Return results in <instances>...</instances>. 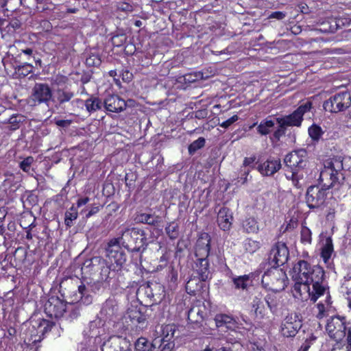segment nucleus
I'll return each mask as SVG.
<instances>
[{
  "mask_svg": "<svg viewBox=\"0 0 351 351\" xmlns=\"http://www.w3.org/2000/svg\"><path fill=\"white\" fill-rule=\"evenodd\" d=\"M341 156L333 157L325 162L324 169L321 171L319 186H311L306 193V202L311 209L319 208L326 199V190L332 188L339 189L345 179Z\"/></svg>",
  "mask_w": 351,
  "mask_h": 351,
  "instance_id": "obj_1",
  "label": "nucleus"
},
{
  "mask_svg": "<svg viewBox=\"0 0 351 351\" xmlns=\"http://www.w3.org/2000/svg\"><path fill=\"white\" fill-rule=\"evenodd\" d=\"M122 247L132 253H143L149 244L147 233L136 227H127L121 230V236L115 238Z\"/></svg>",
  "mask_w": 351,
  "mask_h": 351,
  "instance_id": "obj_2",
  "label": "nucleus"
},
{
  "mask_svg": "<svg viewBox=\"0 0 351 351\" xmlns=\"http://www.w3.org/2000/svg\"><path fill=\"white\" fill-rule=\"evenodd\" d=\"M322 268L318 265L311 266L310 263L304 260L296 263L291 272V278L295 282L293 289L300 295L302 292L309 291L311 282L314 280L315 269Z\"/></svg>",
  "mask_w": 351,
  "mask_h": 351,
  "instance_id": "obj_3",
  "label": "nucleus"
},
{
  "mask_svg": "<svg viewBox=\"0 0 351 351\" xmlns=\"http://www.w3.org/2000/svg\"><path fill=\"white\" fill-rule=\"evenodd\" d=\"M287 284V276L285 271L276 266H271L262 276L263 287L273 292H279L284 290Z\"/></svg>",
  "mask_w": 351,
  "mask_h": 351,
  "instance_id": "obj_4",
  "label": "nucleus"
},
{
  "mask_svg": "<svg viewBox=\"0 0 351 351\" xmlns=\"http://www.w3.org/2000/svg\"><path fill=\"white\" fill-rule=\"evenodd\" d=\"M350 106L351 95L347 90L337 93L323 104L324 110L331 113L343 112Z\"/></svg>",
  "mask_w": 351,
  "mask_h": 351,
  "instance_id": "obj_5",
  "label": "nucleus"
},
{
  "mask_svg": "<svg viewBox=\"0 0 351 351\" xmlns=\"http://www.w3.org/2000/svg\"><path fill=\"white\" fill-rule=\"evenodd\" d=\"M324 271L323 268H317L314 272V280L311 282L312 284V291L309 289V291L307 292L309 295L310 299L313 302H315L317 299L323 295L326 292L327 293V297L326 302L328 305L331 304L330 296L329 292L327 291L328 287L324 283Z\"/></svg>",
  "mask_w": 351,
  "mask_h": 351,
  "instance_id": "obj_6",
  "label": "nucleus"
},
{
  "mask_svg": "<svg viewBox=\"0 0 351 351\" xmlns=\"http://www.w3.org/2000/svg\"><path fill=\"white\" fill-rule=\"evenodd\" d=\"M307 159L306 151L301 149L288 154L285 156L284 162L286 167L291 170L292 176H295L300 170L306 167L308 163Z\"/></svg>",
  "mask_w": 351,
  "mask_h": 351,
  "instance_id": "obj_7",
  "label": "nucleus"
},
{
  "mask_svg": "<svg viewBox=\"0 0 351 351\" xmlns=\"http://www.w3.org/2000/svg\"><path fill=\"white\" fill-rule=\"evenodd\" d=\"M121 243L113 238L110 239L105 247L106 256L116 264L115 267H119L117 271L120 269L126 263L127 256L124 250L121 247Z\"/></svg>",
  "mask_w": 351,
  "mask_h": 351,
  "instance_id": "obj_8",
  "label": "nucleus"
},
{
  "mask_svg": "<svg viewBox=\"0 0 351 351\" xmlns=\"http://www.w3.org/2000/svg\"><path fill=\"white\" fill-rule=\"evenodd\" d=\"M67 303L57 296L50 297L44 305V311L49 317L60 318L66 312Z\"/></svg>",
  "mask_w": 351,
  "mask_h": 351,
  "instance_id": "obj_9",
  "label": "nucleus"
},
{
  "mask_svg": "<svg viewBox=\"0 0 351 351\" xmlns=\"http://www.w3.org/2000/svg\"><path fill=\"white\" fill-rule=\"evenodd\" d=\"M289 254V250L285 243L278 242L270 251L268 263L271 266L279 267L287 262Z\"/></svg>",
  "mask_w": 351,
  "mask_h": 351,
  "instance_id": "obj_10",
  "label": "nucleus"
},
{
  "mask_svg": "<svg viewBox=\"0 0 351 351\" xmlns=\"http://www.w3.org/2000/svg\"><path fill=\"white\" fill-rule=\"evenodd\" d=\"M124 318L130 319L132 325L138 330H143L147 328L148 324L147 315L143 312L141 308L137 307L129 308L124 315Z\"/></svg>",
  "mask_w": 351,
  "mask_h": 351,
  "instance_id": "obj_11",
  "label": "nucleus"
},
{
  "mask_svg": "<svg viewBox=\"0 0 351 351\" xmlns=\"http://www.w3.org/2000/svg\"><path fill=\"white\" fill-rule=\"evenodd\" d=\"M302 327L301 321L296 314L287 315L282 322L280 326L281 334L286 337L295 336Z\"/></svg>",
  "mask_w": 351,
  "mask_h": 351,
  "instance_id": "obj_12",
  "label": "nucleus"
},
{
  "mask_svg": "<svg viewBox=\"0 0 351 351\" xmlns=\"http://www.w3.org/2000/svg\"><path fill=\"white\" fill-rule=\"evenodd\" d=\"M156 291H162V287L157 283L146 282L138 289L137 295L142 297L145 295L150 302H152V304L160 302L163 298L164 295H161L160 293H154Z\"/></svg>",
  "mask_w": 351,
  "mask_h": 351,
  "instance_id": "obj_13",
  "label": "nucleus"
},
{
  "mask_svg": "<svg viewBox=\"0 0 351 351\" xmlns=\"http://www.w3.org/2000/svg\"><path fill=\"white\" fill-rule=\"evenodd\" d=\"M30 98L35 104H47L52 98V90L47 84L36 83Z\"/></svg>",
  "mask_w": 351,
  "mask_h": 351,
  "instance_id": "obj_14",
  "label": "nucleus"
},
{
  "mask_svg": "<svg viewBox=\"0 0 351 351\" xmlns=\"http://www.w3.org/2000/svg\"><path fill=\"white\" fill-rule=\"evenodd\" d=\"M343 328H345L344 318L337 316L327 320L326 330L328 335L335 341H341L343 338Z\"/></svg>",
  "mask_w": 351,
  "mask_h": 351,
  "instance_id": "obj_15",
  "label": "nucleus"
},
{
  "mask_svg": "<svg viewBox=\"0 0 351 351\" xmlns=\"http://www.w3.org/2000/svg\"><path fill=\"white\" fill-rule=\"evenodd\" d=\"M130 341L121 336L110 337L102 345L101 351H130Z\"/></svg>",
  "mask_w": 351,
  "mask_h": 351,
  "instance_id": "obj_16",
  "label": "nucleus"
},
{
  "mask_svg": "<svg viewBox=\"0 0 351 351\" xmlns=\"http://www.w3.org/2000/svg\"><path fill=\"white\" fill-rule=\"evenodd\" d=\"M100 315L105 322H115L120 317L117 302L114 298L107 299L103 304Z\"/></svg>",
  "mask_w": 351,
  "mask_h": 351,
  "instance_id": "obj_17",
  "label": "nucleus"
},
{
  "mask_svg": "<svg viewBox=\"0 0 351 351\" xmlns=\"http://www.w3.org/2000/svg\"><path fill=\"white\" fill-rule=\"evenodd\" d=\"M106 110L111 112H120L124 110L128 106V102L118 95H109L104 102Z\"/></svg>",
  "mask_w": 351,
  "mask_h": 351,
  "instance_id": "obj_18",
  "label": "nucleus"
},
{
  "mask_svg": "<svg viewBox=\"0 0 351 351\" xmlns=\"http://www.w3.org/2000/svg\"><path fill=\"white\" fill-rule=\"evenodd\" d=\"M281 168L280 160L267 159L256 167L263 176H271Z\"/></svg>",
  "mask_w": 351,
  "mask_h": 351,
  "instance_id": "obj_19",
  "label": "nucleus"
},
{
  "mask_svg": "<svg viewBox=\"0 0 351 351\" xmlns=\"http://www.w3.org/2000/svg\"><path fill=\"white\" fill-rule=\"evenodd\" d=\"M232 213L228 208L222 207L218 212L217 222L220 228L229 230L232 226Z\"/></svg>",
  "mask_w": 351,
  "mask_h": 351,
  "instance_id": "obj_20",
  "label": "nucleus"
},
{
  "mask_svg": "<svg viewBox=\"0 0 351 351\" xmlns=\"http://www.w3.org/2000/svg\"><path fill=\"white\" fill-rule=\"evenodd\" d=\"M277 123L281 124L282 126H300L303 118H300L298 114L294 111L289 115L283 117H278L276 119Z\"/></svg>",
  "mask_w": 351,
  "mask_h": 351,
  "instance_id": "obj_21",
  "label": "nucleus"
},
{
  "mask_svg": "<svg viewBox=\"0 0 351 351\" xmlns=\"http://www.w3.org/2000/svg\"><path fill=\"white\" fill-rule=\"evenodd\" d=\"M195 271L202 280L210 277L209 262L208 259L199 258L195 263Z\"/></svg>",
  "mask_w": 351,
  "mask_h": 351,
  "instance_id": "obj_22",
  "label": "nucleus"
},
{
  "mask_svg": "<svg viewBox=\"0 0 351 351\" xmlns=\"http://www.w3.org/2000/svg\"><path fill=\"white\" fill-rule=\"evenodd\" d=\"M158 343L157 339L150 342L145 337H140L135 343V349L136 351H155Z\"/></svg>",
  "mask_w": 351,
  "mask_h": 351,
  "instance_id": "obj_23",
  "label": "nucleus"
},
{
  "mask_svg": "<svg viewBox=\"0 0 351 351\" xmlns=\"http://www.w3.org/2000/svg\"><path fill=\"white\" fill-rule=\"evenodd\" d=\"M198 276L191 278L186 284V291L188 293L195 295L197 292L200 291L203 288V282Z\"/></svg>",
  "mask_w": 351,
  "mask_h": 351,
  "instance_id": "obj_24",
  "label": "nucleus"
},
{
  "mask_svg": "<svg viewBox=\"0 0 351 351\" xmlns=\"http://www.w3.org/2000/svg\"><path fill=\"white\" fill-rule=\"evenodd\" d=\"M98 269H100V278L101 281H107L114 277L116 267L112 264L108 266L104 260V263H101Z\"/></svg>",
  "mask_w": 351,
  "mask_h": 351,
  "instance_id": "obj_25",
  "label": "nucleus"
},
{
  "mask_svg": "<svg viewBox=\"0 0 351 351\" xmlns=\"http://www.w3.org/2000/svg\"><path fill=\"white\" fill-rule=\"evenodd\" d=\"M187 318L191 324H201L204 320V312L199 306H194L188 311Z\"/></svg>",
  "mask_w": 351,
  "mask_h": 351,
  "instance_id": "obj_26",
  "label": "nucleus"
},
{
  "mask_svg": "<svg viewBox=\"0 0 351 351\" xmlns=\"http://www.w3.org/2000/svg\"><path fill=\"white\" fill-rule=\"evenodd\" d=\"M136 220L138 223L156 226L160 223V217L158 215H154L152 214L141 213L136 216Z\"/></svg>",
  "mask_w": 351,
  "mask_h": 351,
  "instance_id": "obj_27",
  "label": "nucleus"
},
{
  "mask_svg": "<svg viewBox=\"0 0 351 351\" xmlns=\"http://www.w3.org/2000/svg\"><path fill=\"white\" fill-rule=\"evenodd\" d=\"M78 293L80 294V298L82 303L85 305H89L93 302V296L90 293V290L89 287L82 284L78 286Z\"/></svg>",
  "mask_w": 351,
  "mask_h": 351,
  "instance_id": "obj_28",
  "label": "nucleus"
},
{
  "mask_svg": "<svg viewBox=\"0 0 351 351\" xmlns=\"http://www.w3.org/2000/svg\"><path fill=\"white\" fill-rule=\"evenodd\" d=\"M101 263H104V259L99 256H94L90 259L85 261L82 269L86 272L96 271Z\"/></svg>",
  "mask_w": 351,
  "mask_h": 351,
  "instance_id": "obj_29",
  "label": "nucleus"
},
{
  "mask_svg": "<svg viewBox=\"0 0 351 351\" xmlns=\"http://www.w3.org/2000/svg\"><path fill=\"white\" fill-rule=\"evenodd\" d=\"M84 105L86 110L89 113H93L101 110L104 106V102L98 97H90L85 101Z\"/></svg>",
  "mask_w": 351,
  "mask_h": 351,
  "instance_id": "obj_30",
  "label": "nucleus"
},
{
  "mask_svg": "<svg viewBox=\"0 0 351 351\" xmlns=\"http://www.w3.org/2000/svg\"><path fill=\"white\" fill-rule=\"evenodd\" d=\"M244 231L247 233H257L259 230L258 223L254 217L245 218L242 223Z\"/></svg>",
  "mask_w": 351,
  "mask_h": 351,
  "instance_id": "obj_31",
  "label": "nucleus"
},
{
  "mask_svg": "<svg viewBox=\"0 0 351 351\" xmlns=\"http://www.w3.org/2000/svg\"><path fill=\"white\" fill-rule=\"evenodd\" d=\"M85 64L88 67H98L101 64L99 53L97 51H90L86 53Z\"/></svg>",
  "mask_w": 351,
  "mask_h": 351,
  "instance_id": "obj_32",
  "label": "nucleus"
},
{
  "mask_svg": "<svg viewBox=\"0 0 351 351\" xmlns=\"http://www.w3.org/2000/svg\"><path fill=\"white\" fill-rule=\"evenodd\" d=\"M32 69L33 66L29 63L16 65L14 66V73L13 75L15 78L25 77L32 72Z\"/></svg>",
  "mask_w": 351,
  "mask_h": 351,
  "instance_id": "obj_33",
  "label": "nucleus"
},
{
  "mask_svg": "<svg viewBox=\"0 0 351 351\" xmlns=\"http://www.w3.org/2000/svg\"><path fill=\"white\" fill-rule=\"evenodd\" d=\"M74 96V93L66 88H58L56 99L60 106L69 101Z\"/></svg>",
  "mask_w": 351,
  "mask_h": 351,
  "instance_id": "obj_34",
  "label": "nucleus"
},
{
  "mask_svg": "<svg viewBox=\"0 0 351 351\" xmlns=\"http://www.w3.org/2000/svg\"><path fill=\"white\" fill-rule=\"evenodd\" d=\"M232 280L235 289H246L251 282L250 275L232 277Z\"/></svg>",
  "mask_w": 351,
  "mask_h": 351,
  "instance_id": "obj_35",
  "label": "nucleus"
},
{
  "mask_svg": "<svg viewBox=\"0 0 351 351\" xmlns=\"http://www.w3.org/2000/svg\"><path fill=\"white\" fill-rule=\"evenodd\" d=\"M215 321L218 328L226 326L227 328H229L234 324L233 318L226 314L217 315L215 317Z\"/></svg>",
  "mask_w": 351,
  "mask_h": 351,
  "instance_id": "obj_36",
  "label": "nucleus"
},
{
  "mask_svg": "<svg viewBox=\"0 0 351 351\" xmlns=\"http://www.w3.org/2000/svg\"><path fill=\"white\" fill-rule=\"evenodd\" d=\"M333 252V245L330 237H328L326 239L325 244L322 247V257L323 258L325 263H326L331 257Z\"/></svg>",
  "mask_w": 351,
  "mask_h": 351,
  "instance_id": "obj_37",
  "label": "nucleus"
},
{
  "mask_svg": "<svg viewBox=\"0 0 351 351\" xmlns=\"http://www.w3.org/2000/svg\"><path fill=\"white\" fill-rule=\"evenodd\" d=\"M177 330V327L174 324H167L163 326L162 330V340L174 341L175 333Z\"/></svg>",
  "mask_w": 351,
  "mask_h": 351,
  "instance_id": "obj_38",
  "label": "nucleus"
},
{
  "mask_svg": "<svg viewBox=\"0 0 351 351\" xmlns=\"http://www.w3.org/2000/svg\"><path fill=\"white\" fill-rule=\"evenodd\" d=\"M275 125V123L272 120H263L257 127V131L261 135H267Z\"/></svg>",
  "mask_w": 351,
  "mask_h": 351,
  "instance_id": "obj_39",
  "label": "nucleus"
},
{
  "mask_svg": "<svg viewBox=\"0 0 351 351\" xmlns=\"http://www.w3.org/2000/svg\"><path fill=\"white\" fill-rule=\"evenodd\" d=\"M77 208L73 206L70 209L66 211L64 214V223L67 227H71L73 226V221L77 218Z\"/></svg>",
  "mask_w": 351,
  "mask_h": 351,
  "instance_id": "obj_40",
  "label": "nucleus"
},
{
  "mask_svg": "<svg viewBox=\"0 0 351 351\" xmlns=\"http://www.w3.org/2000/svg\"><path fill=\"white\" fill-rule=\"evenodd\" d=\"M308 134L313 141L318 142L324 134V131L322 128L316 124L312 125L308 130Z\"/></svg>",
  "mask_w": 351,
  "mask_h": 351,
  "instance_id": "obj_41",
  "label": "nucleus"
},
{
  "mask_svg": "<svg viewBox=\"0 0 351 351\" xmlns=\"http://www.w3.org/2000/svg\"><path fill=\"white\" fill-rule=\"evenodd\" d=\"M265 301L270 309V311L274 313L277 311V307L278 306L279 300L277 296L274 293H269L265 297Z\"/></svg>",
  "mask_w": 351,
  "mask_h": 351,
  "instance_id": "obj_42",
  "label": "nucleus"
},
{
  "mask_svg": "<svg viewBox=\"0 0 351 351\" xmlns=\"http://www.w3.org/2000/svg\"><path fill=\"white\" fill-rule=\"evenodd\" d=\"M158 343L155 351H172L175 348L174 341L157 339Z\"/></svg>",
  "mask_w": 351,
  "mask_h": 351,
  "instance_id": "obj_43",
  "label": "nucleus"
},
{
  "mask_svg": "<svg viewBox=\"0 0 351 351\" xmlns=\"http://www.w3.org/2000/svg\"><path fill=\"white\" fill-rule=\"evenodd\" d=\"M206 140L204 137H199L196 141H194L189 146V153L190 155H193L197 150L204 147L205 145Z\"/></svg>",
  "mask_w": 351,
  "mask_h": 351,
  "instance_id": "obj_44",
  "label": "nucleus"
},
{
  "mask_svg": "<svg viewBox=\"0 0 351 351\" xmlns=\"http://www.w3.org/2000/svg\"><path fill=\"white\" fill-rule=\"evenodd\" d=\"M210 238L207 233H203L197 239L195 248H210Z\"/></svg>",
  "mask_w": 351,
  "mask_h": 351,
  "instance_id": "obj_45",
  "label": "nucleus"
},
{
  "mask_svg": "<svg viewBox=\"0 0 351 351\" xmlns=\"http://www.w3.org/2000/svg\"><path fill=\"white\" fill-rule=\"evenodd\" d=\"M311 230L305 226H302L300 231V241L302 243H311L312 241Z\"/></svg>",
  "mask_w": 351,
  "mask_h": 351,
  "instance_id": "obj_46",
  "label": "nucleus"
},
{
  "mask_svg": "<svg viewBox=\"0 0 351 351\" xmlns=\"http://www.w3.org/2000/svg\"><path fill=\"white\" fill-rule=\"evenodd\" d=\"M244 247L249 253H254L260 248V243L251 239H246Z\"/></svg>",
  "mask_w": 351,
  "mask_h": 351,
  "instance_id": "obj_47",
  "label": "nucleus"
},
{
  "mask_svg": "<svg viewBox=\"0 0 351 351\" xmlns=\"http://www.w3.org/2000/svg\"><path fill=\"white\" fill-rule=\"evenodd\" d=\"M23 121V117L21 115H12L8 119V124L10 125L9 129L10 130H16L19 128L20 123Z\"/></svg>",
  "mask_w": 351,
  "mask_h": 351,
  "instance_id": "obj_48",
  "label": "nucleus"
},
{
  "mask_svg": "<svg viewBox=\"0 0 351 351\" xmlns=\"http://www.w3.org/2000/svg\"><path fill=\"white\" fill-rule=\"evenodd\" d=\"M165 231L170 239L173 240L178 237V226L173 223H170L165 228Z\"/></svg>",
  "mask_w": 351,
  "mask_h": 351,
  "instance_id": "obj_49",
  "label": "nucleus"
},
{
  "mask_svg": "<svg viewBox=\"0 0 351 351\" xmlns=\"http://www.w3.org/2000/svg\"><path fill=\"white\" fill-rule=\"evenodd\" d=\"M34 161V160L32 156H28L20 162L19 167L23 171L29 172Z\"/></svg>",
  "mask_w": 351,
  "mask_h": 351,
  "instance_id": "obj_50",
  "label": "nucleus"
},
{
  "mask_svg": "<svg viewBox=\"0 0 351 351\" xmlns=\"http://www.w3.org/2000/svg\"><path fill=\"white\" fill-rule=\"evenodd\" d=\"M312 106V104L310 101L306 102L305 104L300 105L295 110V112L298 114V115L300 118H303V115L308 112Z\"/></svg>",
  "mask_w": 351,
  "mask_h": 351,
  "instance_id": "obj_51",
  "label": "nucleus"
},
{
  "mask_svg": "<svg viewBox=\"0 0 351 351\" xmlns=\"http://www.w3.org/2000/svg\"><path fill=\"white\" fill-rule=\"evenodd\" d=\"M127 37L124 34H117L112 37V43L113 45L116 47L122 46L125 43Z\"/></svg>",
  "mask_w": 351,
  "mask_h": 351,
  "instance_id": "obj_52",
  "label": "nucleus"
},
{
  "mask_svg": "<svg viewBox=\"0 0 351 351\" xmlns=\"http://www.w3.org/2000/svg\"><path fill=\"white\" fill-rule=\"evenodd\" d=\"M51 327L52 323L46 319H42L38 326L39 332H42V334H44L45 332H47V331L50 330Z\"/></svg>",
  "mask_w": 351,
  "mask_h": 351,
  "instance_id": "obj_53",
  "label": "nucleus"
},
{
  "mask_svg": "<svg viewBox=\"0 0 351 351\" xmlns=\"http://www.w3.org/2000/svg\"><path fill=\"white\" fill-rule=\"evenodd\" d=\"M168 281L169 287H174L177 285L178 282V272L173 268H172L168 274Z\"/></svg>",
  "mask_w": 351,
  "mask_h": 351,
  "instance_id": "obj_54",
  "label": "nucleus"
},
{
  "mask_svg": "<svg viewBox=\"0 0 351 351\" xmlns=\"http://www.w3.org/2000/svg\"><path fill=\"white\" fill-rule=\"evenodd\" d=\"M343 337H346L347 346H351V323L345 322V328H343Z\"/></svg>",
  "mask_w": 351,
  "mask_h": 351,
  "instance_id": "obj_55",
  "label": "nucleus"
},
{
  "mask_svg": "<svg viewBox=\"0 0 351 351\" xmlns=\"http://www.w3.org/2000/svg\"><path fill=\"white\" fill-rule=\"evenodd\" d=\"M210 248H195V254L197 259H208Z\"/></svg>",
  "mask_w": 351,
  "mask_h": 351,
  "instance_id": "obj_56",
  "label": "nucleus"
},
{
  "mask_svg": "<svg viewBox=\"0 0 351 351\" xmlns=\"http://www.w3.org/2000/svg\"><path fill=\"white\" fill-rule=\"evenodd\" d=\"M88 286L92 293H96L103 288V282L101 280H97L93 283L88 284Z\"/></svg>",
  "mask_w": 351,
  "mask_h": 351,
  "instance_id": "obj_57",
  "label": "nucleus"
},
{
  "mask_svg": "<svg viewBox=\"0 0 351 351\" xmlns=\"http://www.w3.org/2000/svg\"><path fill=\"white\" fill-rule=\"evenodd\" d=\"M250 171H251V170L250 168L244 169V168L241 167V171H240V176L238 178V179H239L238 182H241V184L246 183V182L247 180V176Z\"/></svg>",
  "mask_w": 351,
  "mask_h": 351,
  "instance_id": "obj_58",
  "label": "nucleus"
},
{
  "mask_svg": "<svg viewBox=\"0 0 351 351\" xmlns=\"http://www.w3.org/2000/svg\"><path fill=\"white\" fill-rule=\"evenodd\" d=\"M256 158L255 156L251 157H246L243 160L242 168H250V170L254 169V162H255Z\"/></svg>",
  "mask_w": 351,
  "mask_h": 351,
  "instance_id": "obj_59",
  "label": "nucleus"
},
{
  "mask_svg": "<svg viewBox=\"0 0 351 351\" xmlns=\"http://www.w3.org/2000/svg\"><path fill=\"white\" fill-rule=\"evenodd\" d=\"M239 119V117L237 115H233L228 119H227L225 121H223L221 123H219V125L225 128H228L231 125H232L234 122H236Z\"/></svg>",
  "mask_w": 351,
  "mask_h": 351,
  "instance_id": "obj_60",
  "label": "nucleus"
},
{
  "mask_svg": "<svg viewBox=\"0 0 351 351\" xmlns=\"http://www.w3.org/2000/svg\"><path fill=\"white\" fill-rule=\"evenodd\" d=\"M117 9L119 10L126 12H132L133 11L132 5L125 2H121L119 3V5H117Z\"/></svg>",
  "mask_w": 351,
  "mask_h": 351,
  "instance_id": "obj_61",
  "label": "nucleus"
},
{
  "mask_svg": "<svg viewBox=\"0 0 351 351\" xmlns=\"http://www.w3.org/2000/svg\"><path fill=\"white\" fill-rule=\"evenodd\" d=\"M278 128L274 132V137L277 140H279L281 136L285 134V130L287 127L282 126L281 124H278Z\"/></svg>",
  "mask_w": 351,
  "mask_h": 351,
  "instance_id": "obj_62",
  "label": "nucleus"
},
{
  "mask_svg": "<svg viewBox=\"0 0 351 351\" xmlns=\"http://www.w3.org/2000/svg\"><path fill=\"white\" fill-rule=\"evenodd\" d=\"M287 16L286 12L281 11L272 12L268 16L269 19H276L277 20H282Z\"/></svg>",
  "mask_w": 351,
  "mask_h": 351,
  "instance_id": "obj_63",
  "label": "nucleus"
},
{
  "mask_svg": "<svg viewBox=\"0 0 351 351\" xmlns=\"http://www.w3.org/2000/svg\"><path fill=\"white\" fill-rule=\"evenodd\" d=\"M66 310L70 311L69 317L71 319L77 318L80 315L78 309L74 308L71 304H69V306L67 305Z\"/></svg>",
  "mask_w": 351,
  "mask_h": 351,
  "instance_id": "obj_64",
  "label": "nucleus"
}]
</instances>
